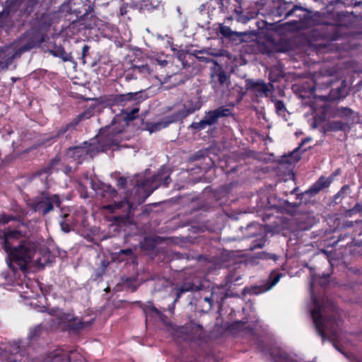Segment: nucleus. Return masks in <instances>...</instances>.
<instances>
[{"mask_svg": "<svg viewBox=\"0 0 362 362\" xmlns=\"http://www.w3.org/2000/svg\"><path fill=\"white\" fill-rule=\"evenodd\" d=\"M67 129H69V127H66V129L64 130L63 132H64Z\"/></svg>", "mask_w": 362, "mask_h": 362, "instance_id": "79ce46f5", "label": "nucleus"}, {"mask_svg": "<svg viewBox=\"0 0 362 362\" xmlns=\"http://www.w3.org/2000/svg\"><path fill=\"white\" fill-rule=\"evenodd\" d=\"M121 252L124 253L125 255H128L131 252V251L129 250H121Z\"/></svg>", "mask_w": 362, "mask_h": 362, "instance_id": "4c0bfd02", "label": "nucleus"}, {"mask_svg": "<svg viewBox=\"0 0 362 362\" xmlns=\"http://www.w3.org/2000/svg\"><path fill=\"white\" fill-rule=\"evenodd\" d=\"M59 204L60 200L57 194L52 196L42 194L35 199L31 203V206L35 211L45 215L53 209L54 205L59 206Z\"/></svg>", "mask_w": 362, "mask_h": 362, "instance_id": "39448f33", "label": "nucleus"}, {"mask_svg": "<svg viewBox=\"0 0 362 362\" xmlns=\"http://www.w3.org/2000/svg\"><path fill=\"white\" fill-rule=\"evenodd\" d=\"M108 189H109V191H110V192L111 194H112L113 195H115V193H116V192H115V190L114 189H112V188H111V187H108Z\"/></svg>", "mask_w": 362, "mask_h": 362, "instance_id": "58836bf2", "label": "nucleus"}, {"mask_svg": "<svg viewBox=\"0 0 362 362\" xmlns=\"http://www.w3.org/2000/svg\"><path fill=\"white\" fill-rule=\"evenodd\" d=\"M34 45L28 35L6 46L0 47V71L7 69L16 57L31 49Z\"/></svg>", "mask_w": 362, "mask_h": 362, "instance_id": "7ed1b4c3", "label": "nucleus"}, {"mask_svg": "<svg viewBox=\"0 0 362 362\" xmlns=\"http://www.w3.org/2000/svg\"><path fill=\"white\" fill-rule=\"evenodd\" d=\"M220 33L225 37H230L233 34H237L236 33L233 32L229 27L221 25L220 27Z\"/></svg>", "mask_w": 362, "mask_h": 362, "instance_id": "5701e85b", "label": "nucleus"}, {"mask_svg": "<svg viewBox=\"0 0 362 362\" xmlns=\"http://www.w3.org/2000/svg\"><path fill=\"white\" fill-rule=\"evenodd\" d=\"M296 10H303V8L301 7H299V6H295L293 9H291V11H289L286 16V17H288V16H291L293 15V13L296 11Z\"/></svg>", "mask_w": 362, "mask_h": 362, "instance_id": "c756f323", "label": "nucleus"}, {"mask_svg": "<svg viewBox=\"0 0 362 362\" xmlns=\"http://www.w3.org/2000/svg\"><path fill=\"white\" fill-rule=\"evenodd\" d=\"M61 227H62V229L64 231V232H69V227L68 226L67 223H66L65 222L62 221L61 222Z\"/></svg>", "mask_w": 362, "mask_h": 362, "instance_id": "72a5a7b5", "label": "nucleus"}, {"mask_svg": "<svg viewBox=\"0 0 362 362\" xmlns=\"http://www.w3.org/2000/svg\"><path fill=\"white\" fill-rule=\"evenodd\" d=\"M195 329H196V332H200V330H201V329H200V327H199V326H198V325L195 327Z\"/></svg>", "mask_w": 362, "mask_h": 362, "instance_id": "a19ab883", "label": "nucleus"}, {"mask_svg": "<svg viewBox=\"0 0 362 362\" xmlns=\"http://www.w3.org/2000/svg\"><path fill=\"white\" fill-rule=\"evenodd\" d=\"M204 300L206 302H208L210 305H211V303H214V301H212L211 300V295L210 296V297H205L204 298Z\"/></svg>", "mask_w": 362, "mask_h": 362, "instance_id": "e433bc0d", "label": "nucleus"}, {"mask_svg": "<svg viewBox=\"0 0 362 362\" xmlns=\"http://www.w3.org/2000/svg\"><path fill=\"white\" fill-rule=\"evenodd\" d=\"M52 54L59 57L64 62H70L72 59L71 54L66 52L63 49H58L56 51L52 52Z\"/></svg>", "mask_w": 362, "mask_h": 362, "instance_id": "f3484780", "label": "nucleus"}, {"mask_svg": "<svg viewBox=\"0 0 362 362\" xmlns=\"http://www.w3.org/2000/svg\"><path fill=\"white\" fill-rule=\"evenodd\" d=\"M271 356L274 362H298L296 358L279 348L273 349Z\"/></svg>", "mask_w": 362, "mask_h": 362, "instance_id": "f8f14e48", "label": "nucleus"}, {"mask_svg": "<svg viewBox=\"0 0 362 362\" xmlns=\"http://www.w3.org/2000/svg\"><path fill=\"white\" fill-rule=\"evenodd\" d=\"M186 339H192L191 337H186Z\"/></svg>", "mask_w": 362, "mask_h": 362, "instance_id": "37998d69", "label": "nucleus"}, {"mask_svg": "<svg viewBox=\"0 0 362 362\" xmlns=\"http://www.w3.org/2000/svg\"><path fill=\"white\" fill-rule=\"evenodd\" d=\"M25 289L21 286V296L24 299L30 300L29 305L33 307H44L45 297L39 293L40 288L37 283L34 281H28L25 283Z\"/></svg>", "mask_w": 362, "mask_h": 362, "instance_id": "20e7f679", "label": "nucleus"}, {"mask_svg": "<svg viewBox=\"0 0 362 362\" xmlns=\"http://www.w3.org/2000/svg\"><path fill=\"white\" fill-rule=\"evenodd\" d=\"M149 182H150L149 180H146L144 183H142L141 185L139 186V190L144 189L145 191V195H144L145 197H148L153 192V191L156 188V187L147 188L146 187Z\"/></svg>", "mask_w": 362, "mask_h": 362, "instance_id": "412c9836", "label": "nucleus"}, {"mask_svg": "<svg viewBox=\"0 0 362 362\" xmlns=\"http://www.w3.org/2000/svg\"><path fill=\"white\" fill-rule=\"evenodd\" d=\"M247 89L250 90L257 96H262L267 94L269 88L267 85L261 81H254L252 80H247L246 81Z\"/></svg>", "mask_w": 362, "mask_h": 362, "instance_id": "9b49d317", "label": "nucleus"}, {"mask_svg": "<svg viewBox=\"0 0 362 362\" xmlns=\"http://www.w3.org/2000/svg\"><path fill=\"white\" fill-rule=\"evenodd\" d=\"M330 181L325 177H321L319 180L310 188V191L317 193L324 187H327Z\"/></svg>", "mask_w": 362, "mask_h": 362, "instance_id": "dca6fc26", "label": "nucleus"}, {"mask_svg": "<svg viewBox=\"0 0 362 362\" xmlns=\"http://www.w3.org/2000/svg\"><path fill=\"white\" fill-rule=\"evenodd\" d=\"M346 124L339 121H334L328 124V129L332 131L342 130L345 128Z\"/></svg>", "mask_w": 362, "mask_h": 362, "instance_id": "6ab92c4d", "label": "nucleus"}, {"mask_svg": "<svg viewBox=\"0 0 362 362\" xmlns=\"http://www.w3.org/2000/svg\"><path fill=\"white\" fill-rule=\"evenodd\" d=\"M341 114H344L346 115H349L352 113V111L348 108H341L339 110Z\"/></svg>", "mask_w": 362, "mask_h": 362, "instance_id": "2f4dec72", "label": "nucleus"}, {"mask_svg": "<svg viewBox=\"0 0 362 362\" xmlns=\"http://www.w3.org/2000/svg\"><path fill=\"white\" fill-rule=\"evenodd\" d=\"M218 81L220 83L223 84L227 81V76L225 72L221 71L218 74Z\"/></svg>", "mask_w": 362, "mask_h": 362, "instance_id": "c85d7f7f", "label": "nucleus"}, {"mask_svg": "<svg viewBox=\"0 0 362 362\" xmlns=\"http://www.w3.org/2000/svg\"><path fill=\"white\" fill-rule=\"evenodd\" d=\"M88 49H89V47L86 45H85L83 47V50H82V57L84 58L85 56L86 55L87 52H88Z\"/></svg>", "mask_w": 362, "mask_h": 362, "instance_id": "f704fd0d", "label": "nucleus"}, {"mask_svg": "<svg viewBox=\"0 0 362 362\" xmlns=\"http://www.w3.org/2000/svg\"><path fill=\"white\" fill-rule=\"evenodd\" d=\"M314 308L311 312L312 317L318 334L325 339L329 337L331 339H338L337 336V328L338 325L332 319L325 318L327 310L324 306V301L322 305L316 298L313 297Z\"/></svg>", "mask_w": 362, "mask_h": 362, "instance_id": "f03ea898", "label": "nucleus"}, {"mask_svg": "<svg viewBox=\"0 0 362 362\" xmlns=\"http://www.w3.org/2000/svg\"><path fill=\"white\" fill-rule=\"evenodd\" d=\"M8 256L7 264L11 273L1 274L8 284H14L20 277L18 269L25 273L28 268L44 267L49 259L47 248L31 240L21 242Z\"/></svg>", "mask_w": 362, "mask_h": 362, "instance_id": "f257e3e1", "label": "nucleus"}, {"mask_svg": "<svg viewBox=\"0 0 362 362\" xmlns=\"http://www.w3.org/2000/svg\"><path fill=\"white\" fill-rule=\"evenodd\" d=\"M200 108V105L196 104L193 107H187L185 106L182 110L179 111L177 114H176L173 118L168 121H160L158 122L152 123L149 126V131L151 132L159 131L161 129L166 127L169 124L176 122L177 120L182 119L189 115L193 113L194 111L199 110Z\"/></svg>", "mask_w": 362, "mask_h": 362, "instance_id": "0eeeda50", "label": "nucleus"}, {"mask_svg": "<svg viewBox=\"0 0 362 362\" xmlns=\"http://www.w3.org/2000/svg\"><path fill=\"white\" fill-rule=\"evenodd\" d=\"M216 112L217 113V116L219 118L220 117L227 116L229 115V110L225 109L223 107L218 108L215 110Z\"/></svg>", "mask_w": 362, "mask_h": 362, "instance_id": "a878e982", "label": "nucleus"}, {"mask_svg": "<svg viewBox=\"0 0 362 362\" xmlns=\"http://www.w3.org/2000/svg\"><path fill=\"white\" fill-rule=\"evenodd\" d=\"M72 152L73 155H76L77 156H82L83 154H87L88 151L85 147H74L73 149L70 150Z\"/></svg>", "mask_w": 362, "mask_h": 362, "instance_id": "4be33fe9", "label": "nucleus"}, {"mask_svg": "<svg viewBox=\"0 0 362 362\" xmlns=\"http://www.w3.org/2000/svg\"><path fill=\"white\" fill-rule=\"evenodd\" d=\"M291 158H294L293 161H297L300 159V156L298 155V149H296L291 155Z\"/></svg>", "mask_w": 362, "mask_h": 362, "instance_id": "473e14b6", "label": "nucleus"}, {"mask_svg": "<svg viewBox=\"0 0 362 362\" xmlns=\"http://www.w3.org/2000/svg\"><path fill=\"white\" fill-rule=\"evenodd\" d=\"M275 107H276V110L277 111V112H281L282 111H284L285 110V106H284V104L282 101L281 100H277L276 103H275Z\"/></svg>", "mask_w": 362, "mask_h": 362, "instance_id": "bb28decb", "label": "nucleus"}, {"mask_svg": "<svg viewBox=\"0 0 362 362\" xmlns=\"http://www.w3.org/2000/svg\"><path fill=\"white\" fill-rule=\"evenodd\" d=\"M25 237V235L22 233V232L12 230L10 228H7L4 230L2 234H0V238L2 240L3 248L4 251L8 255L13 250V243L16 242L23 241V238Z\"/></svg>", "mask_w": 362, "mask_h": 362, "instance_id": "6e6552de", "label": "nucleus"}, {"mask_svg": "<svg viewBox=\"0 0 362 362\" xmlns=\"http://www.w3.org/2000/svg\"><path fill=\"white\" fill-rule=\"evenodd\" d=\"M139 110L138 107H135L130 112L127 113L123 118L118 117L114 118L112 124L106 127L105 132L113 136L121 133L127 127V122L136 117Z\"/></svg>", "mask_w": 362, "mask_h": 362, "instance_id": "423d86ee", "label": "nucleus"}, {"mask_svg": "<svg viewBox=\"0 0 362 362\" xmlns=\"http://www.w3.org/2000/svg\"><path fill=\"white\" fill-rule=\"evenodd\" d=\"M7 351L11 354L7 356L8 362H29L26 351L18 342H13Z\"/></svg>", "mask_w": 362, "mask_h": 362, "instance_id": "1a4fd4ad", "label": "nucleus"}, {"mask_svg": "<svg viewBox=\"0 0 362 362\" xmlns=\"http://www.w3.org/2000/svg\"><path fill=\"white\" fill-rule=\"evenodd\" d=\"M137 95V93H129L127 95H124L123 97L125 100H132L134 97Z\"/></svg>", "mask_w": 362, "mask_h": 362, "instance_id": "7c9ffc66", "label": "nucleus"}, {"mask_svg": "<svg viewBox=\"0 0 362 362\" xmlns=\"http://www.w3.org/2000/svg\"><path fill=\"white\" fill-rule=\"evenodd\" d=\"M139 73L144 74V76H150L151 74L152 70L148 65H144L138 67Z\"/></svg>", "mask_w": 362, "mask_h": 362, "instance_id": "393cba45", "label": "nucleus"}, {"mask_svg": "<svg viewBox=\"0 0 362 362\" xmlns=\"http://www.w3.org/2000/svg\"><path fill=\"white\" fill-rule=\"evenodd\" d=\"M189 291V288H180V293H183Z\"/></svg>", "mask_w": 362, "mask_h": 362, "instance_id": "ea45409f", "label": "nucleus"}, {"mask_svg": "<svg viewBox=\"0 0 362 362\" xmlns=\"http://www.w3.org/2000/svg\"><path fill=\"white\" fill-rule=\"evenodd\" d=\"M218 119L215 110L209 112L199 122L194 123L192 126L195 129H202L208 125L214 124Z\"/></svg>", "mask_w": 362, "mask_h": 362, "instance_id": "ddd939ff", "label": "nucleus"}, {"mask_svg": "<svg viewBox=\"0 0 362 362\" xmlns=\"http://www.w3.org/2000/svg\"><path fill=\"white\" fill-rule=\"evenodd\" d=\"M281 276H282L281 274H279V273H276L275 272H273L271 274L270 277H269V280L271 281V284H270L269 286L267 288V290L270 289L274 286H275L279 282V281L281 279Z\"/></svg>", "mask_w": 362, "mask_h": 362, "instance_id": "aec40b11", "label": "nucleus"}, {"mask_svg": "<svg viewBox=\"0 0 362 362\" xmlns=\"http://www.w3.org/2000/svg\"><path fill=\"white\" fill-rule=\"evenodd\" d=\"M13 220L12 216H6L4 214H0V224H4Z\"/></svg>", "mask_w": 362, "mask_h": 362, "instance_id": "cd10ccee", "label": "nucleus"}, {"mask_svg": "<svg viewBox=\"0 0 362 362\" xmlns=\"http://www.w3.org/2000/svg\"><path fill=\"white\" fill-rule=\"evenodd\" d=\"M211 300L218 303L227 297L226 288L222 285L214 286L211 288Z\"/></svg>", "mask_w": 362, "mask_h": 362, "instance_id": "4468645a", "label": "nucleus"}, {"mask_svg": "<svg viewBox=\"0 0 362 362\" xmlns=\"http://www.w3.org/2000/svg\"><path fill=\"white\" fill-rule=\"evenodd\" d=\"M54 313L53 315L55 316L54 320H56L57 325L62 326V328L66 327L69 325L68 323L72 319V315L64 313L59 310H54Z\"/></svg>", "mask_w": 362, "mask_h": 362, "instance_id": "2eb2a0df", "label": "nucleus"}, {"mask_svg": "<svg viewBox=\"0 0 362 362\" xmlns=\"http://www.w3.org/2000/svg\"><path fill=\"white\" fill-rule=\"evenodd\" d=\"M76 353L71 351H65L62 349H57L54 353L48 355L43 362H71V356H75Z\"/></svg>", "mask_w": 362, "mask_h": 362, "instance_id": "9d476101", "label": "nucleus"}, {"mask_svg": "<svg viewBox=\"0 0 362 362\" xmlns=\"http://www.w3.org/2000/svg\"><path fill=\"white\" fill-rule=\"evenodd\" d=\"M144 310L146 314L154 315L158 317L162 316L161 313L156 308H155L151 303H148L147 305H146Z\"/></svg>", "mask_w": 362, "mask_h": 362, "instance_id": "a211bd4d", "label": "nucleus"}, {"mask_svg": "<svg viewBox=\"0 0 362 362\" xmlns=\"http://www.w3.org/2000/svg\"><path fill=\"white\" fill-rule=\"evenodd\" d=\"M125 182H126V179L125 178H119L118 180H117V185L119 186H121V187H124V185H125Z\"/></svg>", "mask_w": 362, "mask_h": 362, "instance_id": "c9c22d12", "label": "nucleus"}, {"mask_svg": "<svg viewBox=\"0 0 362 362\" xmlns=\"http://www.w3.org/2000/svg\"><path fill=\"white\" fill-rule=\"evenodd\" d=\"M126 203L129 204L127 201H125ZM124 202L120 203H115L114 204H108L103 206V209L110 210L111 212H113L116 209L121 208L124 204Z\"/></svg>", "mask_w": 362, "mask_h": 362, "instance_id": "b1692460", "label": "nucleus"}]
</instances>
